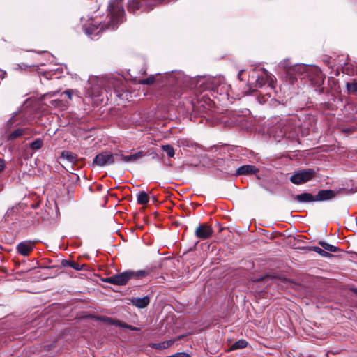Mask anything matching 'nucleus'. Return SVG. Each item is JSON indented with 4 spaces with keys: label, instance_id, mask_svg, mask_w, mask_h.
I'll return each mask as SVG.
<instances>
[{
    "label": "nucleus",
    "instance_id": "7c9ffc66",
    "mask_svg": "<svg viewBox=\"0 0 357 357\" xmlns=\"http://www.w3.org/2000/svg\"><path fill=\"white\" fill-rule=\"evenodd\" d=\"M286 77L288 79L290 84H294L297 80V77L294 73H286Z\"/></svg>",
    "mask_w": 357,
    "mask_h": 357
},
{
    "label": "nucleus",
    "instance_id": "37998d69",
    "mask_svg": "<svg viewBox=\"0 0 357 357\" xmlns=\"http://www.w3.org/2000/svg\"><path fill=\"white\" fill-rule=\"evenodd\" d=\"M351 291L357 294V287L356 288H351L350 289Z\"/></svg>",
    "mask_w": 357,
    "mask_h": 357
},
{
    "label": "nucleus",
    "instance_id": "aec40b11",
    "mask_svg": "<svg viewBox=\"0 0 357 357\" xmlns=\"http://www.w3.org/2000/svg\"><path fill=\"white\" fill-rule=\"evenodd\" d=\"M172 341L168 340V341H164L160 343H153L150 344V346L152 348L156 349H165L170 347L172 344Z\"/></svg>",
    "mask_w": 357,
    "mask_h": 357
},
{
    "label": "nucleus",
    "instance_id": "c9c22d12",
    "mask_svg": "<svg viewBox=\"0 0 357 357\" xmlns=\"http://www.w3.org/2000/svg\"><path fill=\"white\" fill-rule=\"evenodd\" d=\"M115 325H118V326H119L121 327L127 328H128V326H129V325H128L126 324H122V323L119 322V321H116Z\"/></svg>",
    "mask_w": 357,
    "mask_h": 357
},
{
    "label": "nucleus",
    "instance_id": "b1692460",
    "mask_svg": "<svg viewBox=\"0 0 357 357\" xmlns=\"http://www.w3.org/2000/svg\"><path fill=\"white\" fill-rule=\"evenodd\" d=\"M149 197L145 192H140L137 195V202L139 204H146L149 202Z\"/></svg>",
    "mask_w": 357,
    "mask_h": 357
},
{
    "label": "nucleus",
    "instance_id": "a878e982",
    "mask_svg": "<svg viewBox=\"0 0 357 357\" xmlns=\"http://www.w3.org/2000/svg\"><path fill=\"white\" fill-rule=\"evenodd\" d=\"M43 140L38 139L33 141L30 147L33 150H38L40 149L43 146Z\"/></svg>",
    "mask_w": 357,
    "mask_h": 357
},
{
    "label": "nucleus",
    "instance_id": "393cba45",
    "mask_svg": "<svg viewBox=\"0 0 357 357\" xmlns=\"http://www.w3.org/2000/svg\"><path fill=\"white\" fill-rule=\"evenodd\" d=\"M50 107L63 109L66 107V104L61 100L54 99L50 102Z\"/></svg>",
    "mask_w": 357,
    "mask_h": 357
},
{
    "label": "nucleus",
    "instance_id": "c756f323",
    "mask_svg": "<svg viewBox=\"0 0 357 357\" xmlns=\"http://www.w3.org/2000/svg\"><path fill=\"white\" fill-rule=\"evenodd\" d=\"M291 66L289 60H284L280 63V67L283 68L286 73H288V70L290 69Z\"/></svg>",
    "mask_w": 357,
    "mask_h": 357
},
{
    "label": "nucleus",
    "instance_id": "412c9836",
    "mask_svg": "<svg viewBox=\"0 0 357 357\" xmlns=\"http://www.w3.org/2000/svg\"><path fill=\"white\" fill-rule=\"evenodd\" d=\"M346 88L349 93H357V79H353L351 82H347Z\"/></svg>",
    "mask_w": 357,
    "mask_h": 357
},
{
    "label": "nucleus",
    "instance_id": "7ed1b4c3",
    "mask_svg": "<svg viewBox=\"0 0 357 357\" xmlns=\"http://www.w3.org/2000/svg\"><path fill=\"white\" fill-rule=\"evenodd\" d=\"M200 148L191 140L183 139L180 140V155L183 159V165L196 166L199 162L197 157Z\"/></svg>",
    "mask_w": 357,
    "mask_h": 357
},
{
    "label": "nucleus",
    "instance_id": "c85d7f7f",
    "mask_svg": "<svg viewBox=\"0 0 357 357\" xmlns=\"http://www.w3.org/2000/svg\"><path fill=\"white\" fill-rule=\"evenodd\" d=\"M155 82V77L154 76H150L149 77L144 79L139 80V84H152Z\"/></svg>",
    "mask_w": 357,
    "mask_h": 357
},
{
    "label": "nucleus",
    "instance_id": "79ce46f5",
    "mask_svg": "<svg viewBox=\"0 0 357 357\" xmlns=\"http://www.w3.org/2000/svg\"><path fill=\"white\" fill-rule=\"evenodd\" d=\"M128 328L132 330V331H135V330H137V328L136 327H134V326H128Z\"/></svg>",
    "mask_w": 357,
    "mask_h": 357
},
{
    "label": "nucleus",
    "instance_id": "2eb2a0df",
    "mask_svg": "<svg viewBox=\"0 0 357 357\" xmlns=\"http://www.w3.org/2000/svg\"><path fill=\"white\" fill-rule=\"evenodd\" d=\"M33 244L31 241H23L17 246V252L22 255H28L33 250Z\"/></svg>",
    "mask_w": 357,
    "mask_h": 357
},
{
    "label": "nucleus",
    "instance_id": "72a5a7b5",
    "mask_svg": "<svg viewBox=\"0 0 357 357\" xmlns=\"http://www.w3.org/2000/svg\"><path fill=\"white\" fill-rule=\"evenodd\" d=\"M133 7L135 8V9L133 10H129L130 12L134 13H135L138 10H142V5L133 4Z\"/></svg>",
    "mask_w": 357,
    "mask_h": 357
},
{
    "label": "nucleus",
    "instance_id": "e433bc0d",
    "mask_svg": "<svg viewBox=\"0 0 357 357\" xmlns=\"http://www.w3.org/2000/svg\"><path fill=\"white\" fill-rule=\"evenodd\" d=\"M69 99L72 98V91L70 90H66L64 93Z\"/></svg>",
    "mask_w": 357,
    "mask_h": 357
},
{
    "label": "nucleus",
    "instance_id": "c03bdc74",
    "mask_svg": "<svg viewBox=\"0 0 357 357\" xmlns=\"http://www.w3.org/2000/svg\"><path fill=\"white\" fill-rule=\"evenodd\" d=\"M167 357H178V353H176L174 355H172V356H167Z\"/></svg>",
    "mask_w": 357,
    "mask_h": 357
},
{
    "label": "nucleus",
    "instance_id": "9b49d317",
    "mask_svg": "<svg viewBox=\"0 0 357 357\" xmlns=\"http://www.w3.org/2000/svg\"><path fill=\"white\" fill-rule=\"evenodd\" d=\"M128 304L132 305L137 308L143 309L149 305L150 303V297L145 296L142 298L131 297L128 298Z\"/></svg>",
    "mask_w": 357,
    "mask_h": 357
},
{
    "label": "nucleus",
    "instance_id": "f3484780",
    "mask_svg": "<svg viewBox=\"0 0 357 357\" xmlns=\"http://www.w3.org/2000/svg\"><path fill=\"white\" fill-rule=\"evenodd\" d=\"M295 199L301 203L316 202L315 196L308 192H304L295 196Z\"/></svg>",
    "mask_w": 357,
    "mask_h": 357
},
{
    "label": "nucleus",
    "instance_id": "cd10ccee",
    "mask_svg": "<svg viewBox=\"0 0 357 357\" xmlns=\"http://www.w3.org/2000/svg\"><path fill=\"white\" fill-rule=\"evenodd\" d=\"M24 133V130L22 129L18 128L13 131L9 136L10 139H15L20 136H21Z\"/></svg>",
    "mask_w": 357,
    "mask_h": 357
},
{
    "label": "nucleus",
    "instance_id": "2f4dec72",
    "mask_svg": "<svg viewBox=\"0 0 357 357\" xmlns=\"http://www.w3.org/2000/svg\"><path fill=\"white\" fill-rule=\"evenodd\" d=\"M100 319L111 325H115L116 324V321L109 317H103Z\"/></svg>",
    "mask_w": 357,
    "mask_h": 357
},
{
    "label": "nucleus",
    "instance_id": "dca6fc26",
    "mask_svg": "<svg viewBox=\"0 0 357 357\" xmlns=\"http://www.w3.org/2000/svg\"><path fill=\"white\" fill-rule=\"evenodd\" d=\"M249 82L255 88H261L265 84L266 80L264 77L252 75L250 76Z\"/></svg>",
    "mask_w": 357,
    "mask_h": 357
},
{
    "label": "nucleus",
    "instance_id": "ea45409f",
    "mask_svg": "<svg viewBox=\"0 0 357 357\" xmlns=\"http://www.w3.org/2000/svg\"><path fill=\"white\" fill-rule=\"evenodd\" d=\"M243 72H244V70H240V71L238 72V79H239L240 80H242V79H241V75H242V74H243Z\"/></svg>",
    "mask_w": 357,
    "mask_h": 357
},
{
    "label": "nucleus",
    "instance_id": "9d476101",
    "mask_svg": "<svg viewBox=\"0 0 357 357\" xmlns=\"http://www.w3.org/2000/svg\"><path fill=\"white\" fill-rule=\"evenodd\" d=\"M38 268H85V265L82 264L80 266L74 261L63 259L61 264H54L52 265L40 264Z\"/></svg>",
    "mask_w": 357,
    "mask_h": 357
},
{
    "label": "nucleus",
    "instance_id": "a19ab883",
    "mask_svg": "<svg viewBox=\"0 0 357 357\" xmlns=\"http://www.w3.org/2000/svg\"><path fill=\"white\" fill-rule=\"evenodd\" d=\"M144 274H145V271H139V272H137V276L138 277L142 276Z\"/></svg>",
    "mask_w": 357,
    "mask_h": 357
},
{
    "label": "nucleus",
    "instance_id": "4c0bfd02",
    "mask_svg": "<svg viewBox=\"0 0 357 357\" xmlns=\"http://www.w3.org/2000/svg\"><path fill=\"white\" fill-rule=\"evenodd\" d=\"M5 163L3 160H0V171H2L4 169Z\"/></svg>",
    "mask_w": 357,
    "mask_h": 357
},
{
    "label": "nucleus",
    "instance_id": "5701e85b",
    "mask_svg": "<svg viewBox=\"0 0 357 357\" xmlns=\"http://www.w3.org/2000/svg\"><path fill=\"white\" fill-rule=\"evenodd\" d=\"M277 128H281L280 130V135H284L286 133H287L290 130V128L289 125H287V120H282L277 126Z\"/></svg>",
    "mask_w": 357,
    "mask_h": 357
},
{
    "label": "nucleus",
    "instance_id": "f257e3e1",
    "mask_svg": "<svg viewBox=\"0 0 357 357\" xmlns=\"http://www.w3.org/2000/svg\"><path fill=\"white\" fill-rule=\"evenodd\" d=\"M107 17L109 21L107 23L85 28V33L91 39H95L94 36L98 35L105 29H115L117 25L123 22L124 17V9L121 1L112 0L110 1L108 6Z\"/></svg>",
    "mask_w": 357,
    "mask_h": 357
},
{
    "label": "nucleus",
    "instance_id": "f704fd0d",
    "mask_svg": "<svg viewBox=\"0 0 357 357\" xmlns=\"http://www.w3.org/2000/svg\"><path fill=\"white\" fill-rule=\"evenodd\" d=\"M57 93V92H53V93H46L43 96V98L44 100L47 98V97H53Z\"/></svg>",
    "mask_w": 357,
    "mask_h": 357
},
{
    "label": "nucleus",
    "instance_id": "f03ea898",
    "mask_svg": "<svg viewBox=\"0 0 357 357\" xmlns=\"http://www.w3.org/2000/svg\"><path fill=\"white\" fill-rule=\"evenodd\" d=\"M190 88L197 87L200 91L211 90L217 93L222 94L227 93L228 86L225 83V79L221 77H203L198 79L189 78L185 75L181 76L180 73V81Z\"/></svg>",
    "mask_w": 357,
    "mask_h": 357
},
{
    "label": "nucleus",
    "instance_id": "f8f14e48",
    "mask_svg": "<svg viewBox=\"0 0 357 357\" xmlns=\"http://www.w3.org/2000/svg\"><path fill=\"white\" fill-rule=\"evenodd\" d=\"M337 192L332 190H321L315 195V200L316 202L330 200L334 198Z\"/></svg>",
    "mask_w": 357,
    "mask_h": 357
},
{
    "label": "nucleus",
    "instance_id": "49530a36",
    "mask_svg": "<svg viewBox=\"0 0 357 357\" xmlns=\"http://www.w3.org/2000/svg\"><path fill=\"white\" fill-rule=\"evenodd\" d=\"M165 266H169V264H167V263L166 264H164Z\"/></svg>",
    "mask_w": 357,
    "mask_h": 357
},
{
    "label": "nucleus",
    "instance_id": "4468645a",
    "mask_svg": "<svg viewBox=\"0 0 357 357\" xmlns=\"http://www.w3.org/2000/svg\"><path fill=\"white\" fill-rule=\"evenodd\" d=\"M259 169L254 165H246L238 167L236 169L237 175H250L258 172Z\"/></svg>",
    "mask_w": 357,
    "mask_h": 357
},
{
    "label": "nucleus",
    "instance_id": "ddd939ff",
    "mask_svg": "<svg viewBox=\"0 0 357 357\" xmlns=\"http://www.w3.org/2000/svg\"><path fill=\"white\" fill-rule=\"evenodd\" d=\"M145 155V152L139 151L128 155H121L120 157L121 160L125 162H135L141 160Z\"/></svg>",
    "mask_w": 357,
    "mask_h": 357
},
{
    "label": "nucleus",
    "instance_id": "a18cd8bd",
    "mask_svg": "<svg viewBox=\"0 0 357 357\" xmlns=\"http://www.w3.org/2000/svg\"><path fill=\"white\" fill-rule=\"evenodd\" d=\"M165 260L166 261H167L169 260V259L165 258Z\"/></svg>",
    "mask_w": 357,
    "mask_h": 357
},
{
    "label": "nucleus",
    "instance_id": "6e6552de",
    "mask_svg": "<svg viewBox=\"0 0 357 357\" xmlns=\"http://www.w3.org/2000/svg\"><path fill=\"white\" fill-rule=\"evenodd\" d=\"M132 274V273L130 271H125L120 274L109 277L106 278L105 281L116 285H124L130 278Z\"/></svg>",
    "mask_w": 357,
    "mask_h": 357
},
{
    "label": "nucleus",
    "instance_id": "39448f33",
    "mask_svg": "<svg viewBox=\"0 0 357 357\" xmlns=\"http://www.w3.org/2000/svg\"><path fill=\"white\" fill-rule=\"evenodd\" d=\"M212 104L210 98L202 96V98H198L196 102L191 101L185 103L182 108V112H185L188 114L197 111L199 113H206L211 108Z\"/></svg>",
    "mask_w": 357,
    "mask_h": 357
},
{
    "label": "nucleus",
    "instance_id": "58836bf2",
    "mask_svg": "<svg viewBox=\"0 0 357 357\" xmlns=\"http://www.w3.org/2000/svg\"><path fill=\"white\" fill-rule=\"evenodd\" d=\"M180 357H190V356L187 353L180 352Z\"/></svg>",
    "mask_w": 357,
    "mask_h": 357
},
{
    "label": "nucleus",
    "instance_id": "a211bd4d",
    "mask_svg": "<svg viewBox=\"0 0 357 357\" xmlns=\"http://www.w3.org/2000/svg\"><path fill=\"white\" fill-rule=\"evenodd\" d=\"M307 66L305 65L296 64L292 66L290 69L288 70V73H294V75H302L305 72Z\"/></svg>",
    "mask_w": 357,
    "mask_h": 357
},
{
    "label": "nucleus",
    "instance_id": "6ab92c4d",
    "mask_svg": "<svg viewBox=\"0 0 357 357\" xmlns=\"http://www.w3.org/2000/svg\"><path fill=\"white\" fill-rule=\"evenodd\" d=\"M61 158L64 160H66L69 162L73 163L75 162L77 156L75 154L69 151H63L61 153Z\"/></svg>",
    "mask_w": 357,
    "mask_h": 357
},
{
    "label": "nucleus",
    "instance_id": "20e7f679",
    "mask_svg": "<svg viewBox=\"0 0 357 357\" xmlns=\"http://www.w3.org/2000/svg\"><path fill=\"white\" fill-rule=\"evenodd\" d=\"M318 243L319 245L305 246L299 248V249L303 250L305 253L314 252L319 254L321 257L328 258L335 257V255L332 254L333 252H343V251L338 247L331 245L324 241H319Z\"/></svg>",
    "mask_w": 357,
    "mask_h": 357
},
{
    "label": "nucleus",
    "instance_id": "bb28decb",
    "mask_svg": "<svg viewBox=\"0 0 357 357\" xmlns=\"http://www.w3.org/2000/svg\"><path fill=\"white\" fill-rule=\"evenodd\" d=\"M162 149L169 157L174 156V150L172 146H171L170 145H164L162 146Z\"/></svg>",
    "mask_w": 357,
    "mask_h": 357
},
{
    "label": "nucleus",
    "instance_id": "423d86ee",
    "mask_svg": "<svg viewBox=\"0 0 357 357\" xmlns=\"http://www.w3.org/2000/svg\"><path fill=\"white\" fill-rule=\"evenodd\" d=\"M314 174L315 172L312 169L299 170L290 177V181L294 184L299 185L310 181Z\"/></svg>",
    "mask_w": 357,
    "mask_h": 357
},
{
    "label": "nucleus",
    "instance_id": "1a4fd4ad",
    "mask_svg": "<svg viewBox=\"0 0 357 357\" xmlns=\"http://www.w3.org/2000/svg\"><path fill=\"white\" fill-rule=\"evenodd\" d=\"M195 233L198 238L204 240L210 238L213 233V230L210 225L202 224L196 228Z\"/></svg>",
    "mask_w": 357,
    "mask_h": 357
},
{
    "label": "nucleus",
    "instance_id": "de8ad7c7",
    "mask_svg": "<svg viewBox=\"0 0 357 357\" xmlns=\"http://www.w3.org/2000/svg\"><path fill=\"white\" fill-rule=\"evenodd\" d=\"M321 82H324V78L321 77Z\"/></svg>",
    "mask_w": 357,
    "mask_h": 357
},
{
    "label": "nucleus",
    "instance_id": "4be33fe9",
    "mask_svg": "<svg viewBox=\"0 0 357 357\" xmlns=\"http://www.w3.org/2000/svg\"><path fill=\"white\" fill-rule=\"evenodd\" d=\"M248 342L246 340L241 339V340L236 341L231 345V350L243 349V348H245L248 346Z\"/></svg>",
    "mask_w": 357,
    "mask_h": 357
},
{
    "label": "nucleus",
    "instance_id": "473e14b6",
    "mask_svg": "<svg viewBox=\"0 0 357 357\" xmlns=\"http://www.w3.org/2000/svg\"><path fill=\"white\" fill-rule=\"evenodd\" d=\"M266 77H267V79H268L269 81H270L268 86L271 87V89H273L274 88V85H273V78L270 75H268L267 74H266Z\"/></svg>",
    "mask_w": 357,
    "mask_h": 357
},
{
    "label": "nucleus",
    "instance_id": "0eeeda50",
    "mask_svg": "<svg viewBox=\"0 0 357 357\" xmlns=\"http://www.w3.org/2000/svg\"><path fill=\"white\" fill-rule=\"evenodd\" d=\"M114 162V155L108 151L98 154L93 160V163L100 167L109 165Z\"/></svg>",
    "mask_w": 357,
    "mask_h": 357
}]
</instances>
